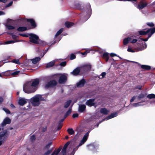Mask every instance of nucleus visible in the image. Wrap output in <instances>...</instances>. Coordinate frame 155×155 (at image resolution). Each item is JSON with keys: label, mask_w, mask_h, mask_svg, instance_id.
Wrapping results in <instances>:
<instances>
[{"label": "nucleus", "mask_w": 155, "mask_h": 155, "mask_svg": "<svg viewBox=\"0 0 155 155\" xmlns=\"http://www.w3.org/2000/svg\"><path fill=\"white\" fill-rule=\"evenodd\" d=\"M55 76L58 78H59L58 82L60 84H64L67 80V74H64L61 75L60 74H58Z\"/></svg>", "instance_id": "nucleus-4"}, {"label": "nucleus", "mask_w": 155, "mask_h": 155, "mask_svg": "<svg viewBox=\"0 0 155 155\" xmlns=\"http://www.w3.org/2000/svg\"><path fill=\"white\" fill-rule=\"evenodd\" d=\"M143 102H139L137 103H134L132 104V106L134 107H137L140 106L144 104H142Z\"/></svg>", "instance_id": "nucleus-29"}, {"label": "nucleus", "mask_w": 155, "mask_h": 155, "mask_svg": "<svg viewBox=\"0 0 155 155\" xmlns=\"http://www.w3.org/2000/svg\"><path fill=\"white\" fill-rule=\"evenodd\" d=\"M124 1H130L134 3V5L139 9H142L144 8L145 6V4L144 1H141L138 5L137 6V0H126Z\"/></svg>", "instance_id": "nucleus-5"}, {"label": "nucleus", "mask_w": 155, "mask_h": 155, "mask_svg": "<svg viewBox=\"0 0 155 155\" xmlns=\"http://www.w3.org/2000/svg\"><path fill=\"white\" fill-rule=\"evenodd\" d=\"M27 28L25 27H20L18 28V31H26Z\"/></svg>", "instance_id": "nucleus-31"}, {"label": "nucleus", "mask_w": 155, "mask_h": 155, "mask_svg": "<svg viewBox=\"0 0 155 155\" xmlns=\"http://www.w3.org/2000/svg\"><path fill=\"white\" fill-rule=\"evenodd\" d=\"M131 40L130 37H128L127 38H124L123 40V43L124 45L127 44L129 42H130Z\"/></svg>", "instance_id": "nucleus-26"}, {"label": "nucleus", "mask_w": 155, "mask_h": 155, "mask_svg": "<svg viewBox=\"0 0 155 155\" xmlns=\"http://www.w3.org/2000/svg\"><path fill=\"white\" fill-rule=\"evenodd\" d=\"M11 71H7L5 72H2V74L3 76H9L11 75Z\"/></svg>", "instance_id": "nucleus-25"}, {"label": "nucleus", "mask_w": 155, "mask_h": 155, "mask_svg": "<svg viewBox=\"0 0 155 155\" xmlns=\"http://www.w3.org/2000/svg\"><path fill=\"white\" fill-rule=\"evenodd\" d=\"M13 2H11L7 5V7H9L12 5V4Z\"/></svg>", "instance_id": "nucleus-61"}, {"label": "nucleus", "mask_w": 155, "mask_h": 155, "mask_svg": "<svg viewBox=\"0 0 155 155\" xmlns=\"http://www.w3.org/2000/svg\"><path fill=\"white\" fill-rule=\"evenodd\" d=\"M151 99L155 98V95L153 94H151L148 95L146 97V99Z\"/></svg>", "instance_id": "nucleus-27"}, {"label": "nucleus", "mask_w": 155, "mask_h": 155, "mask_svg": "<svg viewBox=\"0 0 155 155\" xmlns=\"http://www.w3.org/2000/svg\"><path fill=\"white\" fill-rule=\"evenodd\" d=\"M110 55L111 57H114V56H117V55H116V54L113 53H111L110 54Z\"/></svg>", "instance_id": "nucleus-60"}, {"label": "nucleus", "mask_w": 155, "mask_h": 155, "mask_svg": "<svg viewBox=\"0 0 155 155\" xmlns=\"http://www.w3.org/2000/svg\"><path fill=\"white\" fill-rule=\"evenodd\" d=\"M62 127V125H60L59 127H58V130H60L61 128Z\"/></svg>", "instance_id": "nucleus-64"}, {"label": "nucleus", "mask_w": 155, "mask_h": 155, "mask_svg": "<svg viewBox=\"0 0 155 155\" xmlns=\"http://www.w3.org/2000/svg\"><path fill=\"white\" fill-rule=\"evenodd\" d=\"M61 149V147H59L57 150H55L51 155H58Z\"/></svg>", "instance_id": "nucleus-30"}, {"label": "nucleus", "mask_w": 155, "mask_h": 155, "mask_svg": "<svg viewBox=\"0 0 155 155\" xmlns=\"http://www.w3.org/2000/svg\"><path fill=\"white\" fill-rule=\"evenodd\" d=\"M52 144V142H50L47 144L45 147V149H48L51 146Z\"/></svg>", "instance_id": "nucleus-44"}, {"label": "nucleus", "mask_w": 155, "mask_h": 155, "mask_svg": "<svg viewBox=\"0 0 155 155\" xmlns=\"http://www.w3.org/2000/svg\"><path fill=\"white\" fill-rule=\"evenodd\" d=\"M11 120L8 117L5 118L2 124V126H4L7 124H9L10 123Z\"/></svg>", "instance_id": "nucleus-18"}, {"label": "nucleus", "mask_w": 155, "mask_h": 155, "mask_svg": "<svg viewBox=\"0 0 155 155\" xmlns=\"http://www.w3.org/2000/svg\"><path fill=\"white\" fill-rule=\"evenodd\" d=\"M3 110L7 114H10V112L8 109L5 108H3Z\"/></svg>", "instance_id": "nucleus-47"}, {"label": "nucleus", "mask_w": 155, "mask_h": 155, "mask_svg": "<svg viewBox=\"0 0 155 155\" xmlns=\"http://www.w3.org/2000/svg\"><path fill=\"white\" fill-rule=\"evenodd\" d=\"M70 144V142H67L64 146L63 148H66L67 149V148L68 146L69 145V144Z\"/></svg>", "instance_id": "nucleus-52"}, {"label": "nucleus", "mask_w": 155, "mask_h": 155, "mask_svg": "<svg viewBox=\"0 0 155 155\" xmlns=\"http://www.w3.org/2000/svg\"><path fill=\"white\" fill-rule=\"evenodd\" d=\"M27 99L23 97H20L18 102V104L21 106H23L27 103Z\"/></svg>", "instance_id": "nucleus-12"}, {"label": "nucleus", "mask_w": 155, "mask_h": 155, "mask_svg": "<svg viewBox=\"0 0 155 155\" xmlns=\"http://www.w3.org/2000/svg\"><path fill=\"white\" fill-rule=\"evenodd\" d=\"M15 21L10 19H8L7 20V23L5 25L6 28L9 30H12L15 28V27L11 25L14 24Z\"/></svg>", "instance_id": "nucleus-8"}, {"label": "nucleus", "mask_w": 155, "mask_h": 155, "mask_svg": "<svg viewBox=\"0 0 155 155\" xmlns=\"http://www.w3.org/2000/svg\"><path fill=\"white\" fill-rule=\"evenodd\" d=\"M131 62L132 63H135L137 64L138 66H141V68H142V69H145V65H140L139 63L136 62L134 61H131Z\"/></svg>", "instance_id": "nucleus-34"}, {"label": "nucleus", "mask_w": 155, "mask_h": 155, "mask_svg": "<svg viewBox=\"0 0 155 155\" xmlns=\"http://www.w3.org/2000/svg\"><path fill=\"white\" fill-rule=\"evenodd\" d=\"M85 11L87 15V18H86V20H85V21L90 17L91 14V5L90 4H87V8L85 9Z\"/></svg>", "instance_id": "nucleus-9"}, {"label": "nucleus", "mask_w": 155, "mask_h": 155, "mask_svg": "<svg viewBox=\"0 0 155 155\" xmlns=\"http://www.w3.org/2000/svg\"><path fill=\"white\" fill-rule=\"evenodd\" d=\"M52 151V150H48L45 153V155H48Z\"/></svg>", "instance_id": "nucleus-50"}, {"label": "nucleus", "mask_w": 155, "mask_h": 155, "mask_svg": "<svg viewBox=\"0 0 155 155\" xmlns=\"http://www.w3.org/2000/svg\"><path fill=\"white\" fill-rule=\"evenodd\" d=\"M87 147H88L90 150H93L94 151L95 149L97 148L98 145L96 143H93L87 145Z\"/></svg>", "instance_id": "nucleus-11"}, {"label": "nucleus", "mask_w": 155, "mask_h": 155, "mask_svg": "<svg viewBox=\"0 0 155 155\" xmlns=\"http://www.w3.org/2000/svg\"><path fill=\"white\" fill-rule=\"evenodd\" d=\"M102 57L104 59L107 61L108 60L109 58L108 53L107 52L104 53Z\"/></svg>", "instance_id": "nucleus-23"}, {"label": "nucleus", "mask_w": 155, "mask_h": 155, "mask_svg": "<svg viewBox=\"0 0 155 155\" xmlns=\"http://www.w3.org/2000/svg\"><path fill=\"white\" fill-rule=\"evenodd\" d=\"M28 35L30 41L31 42L35 44L40 43L42 45H46L45 42L40 41L38 37L36 35L33 34H28Z\"/></svg>", "instance_id": "nucleus-3"}, {"label": "nucleus", "mask_w": 155, "mask_h": 155, "mask_svg": "<svg viewBox=\"0 0 155 155\" xmlns=\"http://www.w3.org/2000/svg\"><path fill=\"white\" fill-rule=\"evenodd\" d=\"M67 131L68 134L70 135H72L74 133V132L72 129H68Z\"/></svg>", "instance_id": "nucleus-37"}, {"label": "nucleus", "mask_w": 155, "mask_h": 155, "mask_svg": "<svg viewBox=\"0 0 155 155\" xmlns=\"http://www.w3.org/2000/svg\"><path fill=\"white\" fill-rule=\"evenodd\" d=\"M57 83V82L55 81H51L46 85L45 87L46 88H48L49 87H53Z\"/></svg>", "instance_id": "nucleus-10"}, {"label": "nucleus", "mask_w": 155, "mask_h": 155, "mask_svg": "<svg viewBox=\"0 0 155 155\" xmlns=\"http://www.w3.org/2000/svg\"><path fill=\"white\" fill-rule=\"evenodd\" d=\"M75 55L74 54H73L71 55L70 59L71 60H73L75 59Z\"/></svg>", "instance_id": "nucleus-53"}, {"label": "nucleus", "mask_w": 155, "mask_h": 155, "mask_svg": "<svg viewBox=\"0 0 155 155\" xmlns=\"http://www.w3.org/2000/svg\"><path fill=\"white\" fill-rule=\"evenodd\" d=\"M12 62L17 64H20V62L19 61V59H15L12 60Z\"/></svg>", "instance_id": "nucleus-38"}, {"label": "nucleus", "mask_w": 155, "mask_h": 155, "mask_svg": "<svg viewBox=\"0 0 155 155\" xmlns=\"http://www.w3.org/2000/svg\"><path fill=\"white\" fill-rule=\"evenodd\" d=\"M86 108L85 105L83 104H81L79 105L78 111L82 113L84 112Z\"/></svg>", "instance_id": "nucleus-20"}, {"label": "nucleus", "mask_w": 155, "mask_h": 155, "mask_svg": "<svg viewBox=\"0 0 155 155\" xmlns=\"http://www.w3.org/2000/svg\"><path fill=\"white\" fill-rule=\"evenodd\" d=\"M66 149L63 148L61 152V154L65 155L66 154Z\"/></svg>", "instance_id": "nucleus-40"}, {"label": "nucleus", "mask_w": 155, "mask_h": 155, "mask_svg": "<svg viewBox=\"0 0 155 155\" xmlns=\"http://www.w3.org/2000/svg\"><path fill=\"white\" fill-rule=\"evenodd\" d=\"M127 51L129 52H135L136 51L135 50L133 49L132 48H130L129 47H128Z\"/></svg>", "instance_id": "nucleus-43"}, {"label": "nucleus", "mask_w": 155, "mask_h": 155, "mask_svg": "<svg viewBox=\"0 0 155 155\" xmlns=\"http://www.w3.org/2000/svg\"><path fill=\"white\" fill-rule=\"evenodd\" d=\"M71 110H72V108L71 107L70 108L68 111L66 112V113L65 115V117L66 118L67 116L69 115L71 113Z\"/></svg>", "instance_id": "nucleus-32"}, {"label": "nucleus", "mask_w": 155, "mask_h": 155, "mask_svg": "<svg viewBox=\"0 0 155 155\" xmlns=\"http://www.w3.org/2000/svg\"><path fill=\"white\" fill-rule=\"evenodd\" d=\"M71 100H69L66 102L64 104V107L65 108H67L69 105L71 103Z\"/></svg>", "instance_id": "nucleus-33"}, {"label": "nucleus", "mask_w": 155, "mask_h": 155, "mask_svg": "<svg viewBox=\"0 0 155 155\" xmlns=\"http://www.w3.org/2000/svg\"><path fill=\"white\" fill-rule=\"evenodd\" d=\"M20 35L21 36L24 37H29L28 34L26 35V34H21Z\"/></svg>", "instance_id": "nucleus-59"}, {"label": "nucleus", "mask_w": 155, "mask_h": 155, "mask_svg": "<svg viewBox=\"0 0 155 155\" xmlns=\"http://www.w3.org/2000/svg\"><path fill=\"white\" fill-rule=\"evenodd\" d=\"M155 33V27L148 29L146 31V35H147V37L146 38V41H147L149 38Z\"/></svg>", "instance_id": "nucleus-7"}, {"label": "nucleus", "mask_w": 155, "mask_h": 155, "mask_svg": "<svg viewBox=\"0 0 155 155\" xmlns=\"http://www.w3.org/2000/svg\"><path fill=\"white\" fill-rule=\"evenodd\" d=\"M63 28H61L56 33L55 35V37H56L61 34L63 31Z\"/></svg>", "instance_id": "nucleus-36"}, {"label": "nucleus", "mask_w": 155, "mask_h": 155, "mask_svg": "<svg viewBox=\"0 0 155 155\" xmlns=\"http://www.w3.org/2000/svg\"><path fill=\"white\" fill-rule=\"evenodd\" d=\"M54 61H52L46 64V68H48L53 66L54 65Z\"/></svg>", "instance_id": "nucleus-24"}, {"label": "nucleus", "mask_w": 155, "mask_h": 155, "mask_svg": "<svg viewBox=\"0 0 155 155\" xmlns=\"http://www.w3.org/2000/svg\"><path fill=\"white\" fill-rule=\"evenodd\" d=\"M41 59V58L39 57H37L31 59L30 60L32 63L34 64H36L37 62L39 61Z\"/></svg>", "instance_id": "nucleus-22"}, {"label": "nucleus", "mask_w": 155, "mask_h": 155, "mask_svg": "<svg viewBox=\"0 0 155 155\" xmlns=\"http://www.w3.org/2000/svg\"><path fill=\"white\" fill-rule=\"evenodd\" d=\"M118 114L117 112H114L113 113L111 114L109 116L107 117L106 118H105L101 122L105 120H107L109 119H111L112 118H113L114 117H116L117 116Z\"/></svg>", "instance_id": "nucleus-15"}, {"label": "nucleus", "mask_w": 155, "mask_h": 155, "mask_svg": "<svg viewBox=\"0 0 155 155\" xmlns=\"http://www.w3.org/2000/svg\"><path fill=\"white\" fill-rule=\"evenodd\" d=\"M11 75L15 76L18 75L19 73V71H15L14 72H13L12 71H11Z\"/></svg>", "instance_id": "nucleus-35"}, {"label": "nucleus", "mask_w": 155, "mask_h": 155, "mask_svg": "<svg viewBox=\"0 0 155 155\" xmlns=\"http://www.w3.org/2000/svg\"><path fill=\"white\" fill-rule=\"evenodd\" d=\"M3 101V99L2 97H0V104H1Z\"/></svg>", "instance_id": "nucleus-63"}, {"label": "nucleus", "mask_w": 155, "mask_h": 155, "mask_svg": "<svg viewBox=\"0 0 155 155\" xmlns=\"http://www.w3.org/2000/svg\"><path fill=\"white\" fill-rule=\"evenodd\" d=\"M94 99H90L87 101L86 103L87 105L89 106H94L95 103H94Z\"/></svg>", "instance_id": "nucleus-14"}, {"label": "nucleus", "mask_w": 155, "mask_h": 155, "mask_svg": "<svg viewBox=\"0 0 155 155\" xmlns=\"http://www.w3.org/2000/svg\"><path fill=\"white\" fill-rule=\"evenodd\" d=\"M146 24L150 27H153L154 26V24L153 22H147Z\"/></svg>", "instance_id": "nucleus-42"}, {"label": "nucleus", "mask_w": 155, "mask_h": 155, "mask_svg": "<svg viewBox=\"0 0 155 155\" xmlns=\"http://www.w3.org/2000/svg\"><path fill=\"white\" fill-rule=\"evenodd\" d=\"M66 64V62L65 61H64L61 63L60 64V65L61 66H64Z\"/></svg>", "instance_id": "nucleus-54"}, {"label": "nucleus", "mask_w": 155, "mask_h": 155, "mask_svg": "<svg viewBox=\"0 0 155 155\" xmlns=\"http://www.w3.org/2000/svg\"><path fill=\"white\" fill-rule=\"evenodd\" d=\"M139 41H143L144 42V43H145V39H143L142 38H140L139 39Z\"/></svg>", "instance_id": "nucleus-57"}, {"label": "nucleus", "mask_w": 155, "mask_h": 155, "mask_svg": "<svg viewBox=\"0 0 155 155\" xmlns=\"http://www.w3.org/2000/svg\"><path fill=\"white\" fill-rule=\"evenodd\" d=\"M91 66L90 64H88L81 67V69L85 71H87L91 69Z\"/></svg>", "instance_id": "nucleus-17"}, {"label": "nucleus", "mask_w": 155, "mask_h": 155, "mask_svg": "<svg viewBox=\"0 0 155 155\" xmlns=\"http://www.w3.org/2000/svg\"><path fill=\"white\" fill-rule=\"evenodd\" d=\"M44 100L41 95L37 94L31 98L30 101L32 105L36 106H38L40 104L41 101Z\"/></svg>", "instance_id": "nucleus-2"}, {"label": "nucleus", "mask_w": 155, "mask_h": 155, "mask_svg": "<svg viewBox=\"0 0 155 155\" xmlns=\"http://www.w3.org/2000/svg\"><path fill=\"white\" fill-rule=\"evenodd\" d=\"M78 115L77 114H73L72 115L73 118L77 117H78Z\"/></svg>", "instance_id": "nucleus-55"}, {"label": "nucleus", "mask_w": 155, "mask_h": 155, "mask_svg": "<svg viewBox=\"0 0 155 155\" xmlns=\"http://www.w3.org/2000/svg\"><path fill=\"white\" fill-rule=\"evenodd\" d=\"M85 81L84 79H82L79 81V82L77 84V87H83Z\"/></svg>", "instance_id": "nucleus-19"}, {"label": "nucleus", "mask_w": 155, "mask_h": 155, "mask_svg": "<svg viewBox=\"0 0 155 155\" xmlns=\"http://www.w3.org/2000/svg\"><path fill=\"white\" fill-rule=\"evenodd\" d=\"M144 97V95L143 94H141L138 96V98L139 100H140L143 99Z\"/></svg>", "instance_id": "nucleus-41"}, {"label": "nucleus", "mask_w": 155, "mask_h": 155, "mask_svg": "<svg viewBox=\"0 0 155 155\" xmlns=\"http://www.w3.org/2000/svg\"><path fill=\"white\" fill-rule=\"evenodd\" d=\"M153 69L151 68V67L150 66L146 65V70H150Z\"/></svg>", "instance_id": "nucleus-51"}, {"label": "nucleus", "mask_w": 155, "mask_h": 155, "mask_svg": "<svg viewBox=\"0 0 155 155\" xmlns=\"http://www.w3.org/2000/svg\"><path fill=\"white\" fill-rule=\"evenodd\" d=\"M137 40L136 39H132L131 38V40H130V42L131 43H134L137 42Z\"/></svg>", "instance_id": "nucleus-46"}, {"label": "nucleus", "mask_w": 155, "mask_h": 155, "mask_svg": "<svg viewBox=\"0 0 155 155\" xmlns=\"http://www.w3.org/2000/svg\"><path fill=\"white\" fill-rule=\"evenodd\" d=\"M35 137L34 135H32L31 137V139L32 140H35Z\"/></svg>", "instance_id": "nucleus-58"}, {"label": "nucleus", "mask_w": 155, "mask_h": 155, "mask_svg": "<svg viewBox=\"0 0 155 155\" xmlns=\"http://www.w3.org/2000/svg\"><path fill=\"white\" fill-rule=\"evenodd\" d=\"M65 25L67 27L69 28L73 26L74 23L70 22H66L65 23Z\"/></svg>", "instance_id": "nucleus-28"}, {"label": "nucleus", "mask_w": 155, "mask_h": 155, "mask_svg": "<svg viewBox=\"0 0 155 155\" xmlns=\"http://www.w3.org/2000/svg\"><path fill=\"white\" fill-rule=\"evenodd\" d=\"M5 14L4 12L3 11H0V16L2 15H3Z\"/></svg>", "instance_id": "nucleus-62"}, {"label": "nucleus", "mask_w": 155, "mask_h": 155, "mask_svg": "<svg viewBox=\"0 0 155 155\" xmlns=\"http://www.w3.org/2000/svg\"><path fill=\"white\" fill-rule=\"evenodd\" d=\"M138 32L139 34L140 35H145V31H139Z\"/></svg>", "instance_id": "nucleus-49"}, {"label": "nucleus", "mask_w": 155, "mask_h": 155, "mask_svg": "<svg viewBox=\"0 0 155 155\" xmlns=\"http://www.w3.org/2000/svg\"><path fill=\"white\" fill-rule=\"evenodd\" d=\"M100 111L101 113L105 115L107 114L109 112V110L105 108H101L100 110Z\"/></svg>", "instance_id": "nucleus-21"}, {"label": "nucleus", "mask_w": 155, "mask_h": 155, "mask_svg": "<svg viewBox=\"0 0 155 155\" xmlns=\"http://www.w3.org/2000/svg\"><path fill=\"white\" fill-rule=\"evenodd\" d=\"M136 97L135 96H134L132 97V98L130 100V102H133L134 100L136 99Z\"/></svg>", "instance_id": "nucleus-56"}, {"label": "nucleus", "mask_w": 155, "mask_h": 155, "mask_svg": "<svg viewBox=\"0 0 155 155\" xmlns=\"http://www.w3.org/2000/svg\"><path fill=\"white\" fill-rule=\"evenodd\" d=\"M89 133V131H88L84 136L83 139L80 141L78 146H77L76 148L74 149V151H76L78 147L83 144L87 140Z\"/></svg>", "instance_id": "nucleus-6"}, {"label": "nucleus", "mask_w": 155, "mask_h": 155, "mask_svg": "<svg viewBox=\"0 0 155 155\" xmlns=\"http://www.w3.org/2000/svg\"><path fill=\"white\" fill-rule=\"evenodd\" d=\"M106 74V73L105 72H102L99 78H104V77L105 76Z\"/></svg>", "instance_id": "nucleus-45"}, {"label": "nucleus", "mask_w": 155, "mask_h": 155, "mask_svg": "<svg viewBox=\"0 0 155 155\" xmlns=\"http://www.w3.org/2000/svg\"><path fill=\"white\" fill-rule=\"evenodd\" d=\"M16 41H6L4 42V44H10L12 43H14L15 42H16Z\"/></svg>", "instance_id": "nucleus-39"}, {"label": "nucleus", "mask_w": 155, "mask_h": 155, "mask_svg": "<svg viewBox=\"0 0 155 155\" xmlns=\"http://www.w3.org/2000/svg\"><path fill=\"white\" fill-rule=\"evenodd\" d=\"M22 21H27L30 22L31 24V26L32 27V28H34L36 27V24L35 23L34 21L32 19H22Z\"/></svg>", "instance_id": "nucleus-13"}, {"label": "nucleus", "mask_w": 155, "mask_h": 155, "mask_svg": "<svg viewBox=\"0 0 155 155\" xmlns=\"http://www.w3.org/2000/svg\"><path fill=\"white\" fill-rule=\"evenodd\" d=\"M82 70V69H81V67L77 68L73 70L71 73L74 75H77L79 73L80 71Z\"/></svg>", "instance_id": "nucleus-16"}, {"label": "nucleus", "mask_w": 155, "mask_h": 155, "mask_svg": "<svg viewBox=\"0 0 155 155\" xmlns=\"http://www.w3.org/2000/svg\"><path fill=\"white\" fill-rule=\"evenodd\" d=\"M39 83V80L38 79L34 80L32 82H27L24 85V91L27 93L34 92L37 89Z\"/></svg>", "instance_id": "nucleus-1"}, {"label": "nucleus", "mask_w": 155, "mask_h": 155, "mask_svg": "<svg viewBox=\"0 0 155 155\" xmlns=\"http://www.w3.org/2000/svg\"><path fill=\"white\" fill-rule=\"evenodd\" d=\"M6 133L5 132H1L0 133V139L2 138L3 137L5 134Z\"/></svg>", "instance_id": "nucleus-48"}]
</instances>
